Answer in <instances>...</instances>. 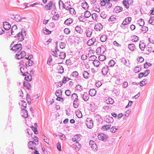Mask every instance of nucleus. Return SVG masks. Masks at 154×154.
<instances>
[{
  "label": "nucleus",
  "instance_id": "nucleus-27",
  "mask_svg": "<svg viewBox=\"0 0 154 154\" xmlns=\"http://www.w3.org/2000/svg\"><path fill=\"white\" fill-rule=\"evenodd\" d=\"M25 77L24 78V79L27 82L31 81L32 79V76L31 74H29L28 75H26L25 76Z\"/></svg>",
  "mask_w": 154,
  "mask_h": 154
},
{
  "label": "nucleus",
  "instance_id": "nucleus-24",
  "mask_svg": "<svg viewBox=\"0 0 154 154\" xmlns=\"http://www.w3.org/2000/svg\"><path fill=\"white\" fill-rule=\"evenodd\" d=\"M131 40L133 42H136L137 41L139 40V37L136 35L131 36Z\"/></svg>",
  "mask_w": 154,
  "mask_h": 154
},
{
  "label": "nucleus",
  "instance_id": "nucleus-39",
  "mask_svg": "<svg viewBox=\"0 0 154 154\" xmlns=\"http://www.w3.org/2000/svg\"><path fill=\"white\" fill-rule=\"evenodd\" d=\"M110 129V131L111 132L115 133L117 130L118 128H117L116 126H113Z\"/></svg>",
  "mask_w": 154,
  "mask_h": 154
},
{
  "label": "nucleus",
  "instance_id": "nucleus-36",
  "mask_svg": "<svg viewBox=\"0 0 154 154\" xmlns=\"http://www.w3.org/2000/svg\"><path fill=\"white\" fill-rule=\"evenodd\" d=\"M152 65V64L150 63L146 62L144 65V68L145 69H148L149 67Z\"/></svg>",
  "mask_w": 154,
  "mask_h": 154
},
{
  "label": "nucleus",
  "instance_id": "nucleus-10",
  "mask_svg": "<svg viewBox=\"0 0 154 154\" xmlns=\"http://www.w3.org/2000/svg\"><path fill=\"white\" fill-rule=\"evenodd\" d=\"M21 114L22 116L25 118H27L28 116V112L25 109H22Z\"/></svg>",
  "mask_w": 154,
  "mask_h": 154
},
{
  "label": "nucleus",
  "instance_id": "nucleus-25",
  "mask_svg": "<svg viewBox=\"0 0 154 154\" xmlns=\"http://www.w3.org/2000/svg\"><path fill=\"white\" fill-rule=\"evenodd\" d=\"M111 125H105L101 127V129L107 131L110 128Z\"/></svg>",
  "mask_w": 154,
  "mask_h": 154
},
{
  "label": "nucleus",
  "instance_id": "nucleus-20",
  "mask_svg": "<svg viewBox=\"0 0 154 154\" xmlns=\"http://www.w3.org/2000/svg\"><path fill=\"white\" fill-rule=\"evenodd\" d=\"M96 93V91L94 89H91L89 91V95L91 96H94Z\"/></svg>",
  "mask_w": 154,
  "mask_h": 154
},
{
  "label": "nucleus",
  "instance_id": "nucleus-42",
  "mask_svg": "<svg viewBox=\"0 0 154 154\" xmlns=\"http://www.w3.org/2000/svg\"><path fill=\"white\" fill-rule=\"evenodd\" d=\"M154 20V17L153 16H151L149 19V20L148 22L149 24L154 25V22L153 21Z\"/></svg>",
  "mask_w": 154,
  "mask_h": 154
},
{
  "label": "nucleus",
  "instance_id": "nucleus-34",
  "mask_svg": "<svg viewBox=\"0 0 154 154\" xmlns=\"http://www.w3.org/2000/svg\"><path fill=\"white\" fill-rule=\"evenodd\" d=\"M25 70V66H24L21 67L20 68V70L21 73L22 74V75L23 76H26V75L25 74V73H24V72H25V71H24Z\"/></svg>",
  "mask_w": 154,
  "mask_h": 154
},
{
  "label": "nucleus",
  "instance_id": "nucleus-59",
  "mask_svg": "<svg viewBox=\"0 0 154 154\" xmlns=\"http://www.w3.org/2000/svg\"><path fill=\"white\" fill-rule=\"evenodd\" d=\"M66 44L65 43L63 42H60V48L62 49H63L65 48Z\"/></svg>",
  "mask_w": 154,
  "mask_h": 154
},
{
  "label": "nucleus",
  "instance_id": "nucleus-54",
  "mask_svg": "<svg viewBox=\"0 0 154 154\" xmlns=\"http://www.w3.org/2000/svg\"><path fill=\"white\" fill-rule=\"evenodd\" d=\"M62 94V91L61 90H59L57 91L56 92V95L57 97L60 96V94L61 95Z\"/></svg>",
  "mask_w": 154,
  "mask_h": 154
},
{
  "label": "nucleus",
  "instance_id": "nucleus-50",
  "mask_svg": "<svg viewBox=\"0 0 154 154\" xmlns=\"http://www.w3.org/2000/svg\"><path fill=\"white\" fill-rule=\"evenodd\" d=\"M71 75L73 77H76L78 76L79 73L77 71H75L72 73Z\"/></svg>",
  "mask_w": 154,
  "mask_h": 154
},
{
  "label": "nucleus",
  "instance_id": "nucleus-1",
  "mask_svg": "<svg viewBox=\"0 0 154 154\" xmlns=\"http://www.w3.org/2000/svg\"><path fill=\"white\" fill-rule=\"evenodd\" d=\"M23 32L24 33L25 32V30H23V28H22L20 32H19L15 36H11V37L17 38L19 41H22L24 39V37L23 34Z\"/></svg>",
  "mask_w": 154,
  "mask_h": 154
},
{
  "label": "nucleus",
  "instance_id": "nucleus-57",
  "mask_svg": "<svg viewBox=\"0 0 154 154\" xmlns=\"http://www.w3.org/2000/svg\"><path fill=\"white\" fill-rule=\"evenodd\" d=\"M91 147L92 149H93V150L94 151H97V147L96 143L94 144H93V145H92L91 146Z\"/></svg>",
  "mask_w": 154,
  "mask_h": 154
},
{
  "label": "nucleus",
  "instance_id": "nucleus-29",
  "mask_svg": "<svg viewBox=\"0 0 154 154\" xmlns=\"http://www.w3.org/2000/svg\"><path fill=\"white\" fill-rule=\"evenodd\" d=\"M139 46L141 51H144L145 47V45L143 42H140L139 44Z\"/></svg>",
  "mask_w": 154,
  "mask_h": 154
},
{
  "label": "nucleus",
  "instance_id": "nucleus-49",
  "mask_svg": "<svg viewBox=\"0 0 154 154\" xmlns=\"http://www.w3.org/2000/svg\"><path fill=\"white\" fill-rule=\"evenodd\" d=\"M94 65L96 67H98L100 64V62L97 60H95L93 62Z\"/></svg>",
  "mask_w": 154,
  "mask_h": 154
},
{
  "label": "nucleus",
  "instance_id": "nucleus-32",
  "mask_svg": "<svg viewBox=\"0 0 154 154\" xmlns=\"http://www.w3.org/2000/svg\"><path fill=\"white\" fill-rule=\"evenodd\" d=\"M141 70V66H137L136 68L134 69V72L135 73H138L140 72Z\"/></svg>",
  "mask_w": 154,
  "mask_h": 154
},
{
  "label": "nucleus",
  "instance_id": "nucleus-38",
  "mask_svg": "<svg viewBox=\"0 0 154 154\" xmlns=\"http://www.w3.org/2000/svg\"><path fill=\"white\" fill-rule=\"evenodd\" d=\"M91 15V13L89 11H86L84 14L85 17L87 18L89 17Z\"/></svg>",
  "mask_w": 154,
  "mask_h": 154
},
{
  "label": "nucleus",
  "instance_id": "nucleus-51",
  "mask_svg": "<svg viewBox=\"0 0 154 154\" xmlns=\"http://www.w3.org/2000/svg\"><path fill=\"white\" fill-rule=\"evenodd\" d=\"M77 100H74L73 101V106L75 108H77L78 107V103H77Z\"/></svg>",
  "mask_w": 154,
  "mask_h": 154
},
{
  "label": "nucleus",
  "instance_id": "nucleus-47",
  "mask_svg": "<svg viewBox=\"0 0 154 154\" xmlns=\"http://www.w3.org/2000/svg\"><path fill=\"white\" fill-rule=\"evenodd\" d=\"M106 59V57L103 55H101L99 57V59L100 61H103Z\"/></svg>",
  "mask_w": 154,
  "mask_h": 154
},
{
  "label": "nucleus",
  "instance_id": "nucleus-28",
  "mask_svg": "<svg viewBox=\"0 0 154 154\" xmlns=\"http://www.w3.org/2000/svg\"><path fill=\"white\" fill-rule=\"evenodd\" d=\"M107 39V36L106 35H103L100 37V40L102 42H105Z\"/></svg>",
  "mask_w": 154,
  "mask_h": 154
},
{
  "label": "nucleus",
  "instance_id": "nucleus-60",
  "mask_svg": "<svg viewBox=\"0 0 154 154\" xmlns=\"http://www.w3.org/2000/svg\"><path fill=\"white\" fill-rule=\"evenodd\" d=\"M97 58V57L94 55H91L90 57L89 60L93 61H94Z\"/></svg>",
  "mask_w": 154,
  "mask_h": 154
},
{
  "label": "nucleus",
  "instance_id": "nucleus-5",
  "mask_svg": "<svg viewBox=\"0 0 154 154\" xmlns=\"http://www.w3.org/2000/svg\"><path fill=\"white\" fill-rule=\"evenodd\" d=\"M104 121L107 123H112L114 121V119L113 117L109 116L106 115L104 118Z\"/></svg>",
  "mask_w": 154,
  "mask_h": 154
},
{
  "label": "nucleus",
  "instance_id": "nucleus-43",
  "mask_svg": "<svg viewBox=\"0 0 154 154\" xmlns=\"http://www.w3.org/2000/svg\"><path fill=\"white\" fill-rule=\"evenodd\" d=\"M70 80H71V79L70 78L67 77V78H66L65 76H64L63 79L62 80V82H63V83L64 84L66 82Z\"/></svg>",
  "mask_w": 154,
  "mask_h": 154
},
{
  "label": "nucleus",
  "instance_id": "nucleus-30",
  "mask_svg": "<svg viewBox=\"0 0 154 154\" xmlns=\"http://www.w3.org/2000/svg\"><path fill=\"white\" fill-rule=\"evenodd\" d=\"M59 56L60 57V58L63 59L66 56V53L65 52H60V54H59Z\"/></svg>",
  "mask_w": 154,
  "mask_h": 154
},
{
  "label": "nucleus",
  "instance_id": "nucleus-61",
  "mask_svg": "<svg viewBox=\"0 0 154 154\" xmlns=\"http://www.w3.org/2000/svg\"><path fill=\"white\" fill-rule=\"evenodd\" d=\"M69 11L70 13L71 14H75L76 13L75 10V9L73 8H71L70 9V10H69Z\"/></svg>",
  "mask_w": 154,
  "mask_h": 154
},
{
  "label": "nucleus",
  "instance_id": "nucleus-8",
  "mask_svg": "<svg viewBox=\"0 0 154 154\" xmlns=\"http://www.w3.org/2000/svg\"><path fill=\"white\" fill-rule=\"evenodd\" d=\"M131 18L130 17H128L124 19L121 25H127L129 24L131 20Z\"/></svg>",
  "mask_w": 154,
  "mask_h": 154
},
{
  "label": "nucleus",
  "instance_id": "nucleus-46",
  "mask_svg": "<svg viewBox=\"0 0 154 154\" xmlns=\"http://www.w3.org/2000/svg\"><path fill=\"white\" fill-rule=\"evenodd\" d=\"M71 98L72 99H75V100H78V95L75 93H74L72 94L71 97Z\"/></svg>",
  "mask_w": 154,
  "mask_h": 154
},
{
  "label": "nucleus",
  "instance_id": "nucleus-31",
  "mask_svg": "<svg viewBox=\"0 0 154 154\" xmlns=\"http://www.w3.org/2000/svg\"><path fill=\"white\" fill-rule=\"evenodd\" d=\"M14 19L17 22H20L21 20L20 16L18 15H16L14 17Z\"/></svg>",
  "mask_w": 154,
  "mask_h": 154
},
{
  "label": "nucleus",
  "instance_id": "nucleus-41",
  "mask_svg": "<svg viewBox=\"0 0 154 154\" xmlns=\"http://www.w3.org/2000/svg\"><path fill=\"white\" fill-rule=\"evenodd\" d=\"M116 62L114 60H110L108 62V65L110 66H114Z\"/></svg>",
  "mask_w": 154,
  "mask_h": 154
},
{
  "label": "nucleus",
  "instance_id": "nucleus-21",
  "mask_svg": "<svg viewBox=\"0 0 154 154\" xmlns=\"http://www.w3.org/2000/svg\"><path fill=\"white\" fill-rule=\"evenodd\" d=\"M105 102L108 104H112L114 103V100L111 98L109 97L106 100Z\"/></svg>",
  "mask_w": 154,
  "mask_h": 154
},
{
  "label": "nucleus",
  "instance_id": "nucleus-52",
  "mask_svg": "<svg viewBox=\"0 0 154 154\" xmlns=\"http://www.w3.org/2000/svg\"><path fill=\"white\" fill-rule=\"evenodd\" d=\"M121 62L124 65H126L127 66H128V65L126 64L127 61L126 59L124 57H123L121 59Z\"/></svg>",
  "mask_w": 154,
  "mask_h": 154
},
{
  "label": "nucleus",
  "instance_id": "nucleus-12",
  "mask_svg": "<svg viewBox=\"0 0 154 154\" xmlns=\"http://www.w3.org/2000/svg\"><path fill=\"white\" fill-rule=\"evenodd\" d=\"M103 28V26L100 23H98L96 25H95L94 29L97 31H100Z\"/></svg>",
  "mask_w": 154,
  "mask_h": 154
},
{
  "label": "nucleus",
  "instance_id": "nucleus-23",
  "mask_svg": "<svg viewBox=\"0 0 154 154\" xmlns=\"http://www.w3.org/2000/svg\"><path fill=\"white\" fill-rule=\"evenodd\" d=\"M79 137L80 136L78 135H74L72 138V140L73 142H78V141L80 140Z\"/></svg>",
  "mask_w": 154,
  "mask_h": 154
},
{
  "label": "nucleus",
  "instance_id": "nucleus-35",
  "mask_svg": "<svg viewBox=\"0 0 154 154\" xmlns=\"http://www.w3.org/2000/svg\"><path fill=\"white\" fill-rule=\"evenodd\" d=\"M137 23L140 26H143L144 25V21L142 19H140L137 21Z\"/></svg>",
  "mask_w": 154,
  "mask_h": 154
},
{
  "label": "nucleus",
  "instance_id": "nucleus-19",
  "mask_svg": "<svg viewBox=\"0 0 154 154\" xmlns=\"http://www.w3.org/2000/svg\"><path fill=\"white\" fill-rule=\"evenodd\" d=\"M76 31L80 34H82L83 32V29L79 26H77L75 28Z\"/></svg>",
  "mask_w": 154,
  "mask_h": 154
},
{
  "label": "nucleus",
  "instance_id": "nucleus-45",
  "mask_svg": "<svg viewBox=\"0 0 154 154\" xmlns=\"http://www.w3.org/2000/svg\"><path fill=\"white\" fill-rule=\"evenodd\" d=\"M19 52H18L15 56V57L16 59H20L22 58H23L22 56L20 55V54H19Z\"/></svg>",
  "mask_w": 154,
  "mask_h": 154
},
{
  "label": "nucleus",
  "instance_id": "nucleus-33",
  "mask_svg": "<svg viewBox=\"0 0 154 154\" xmlns=\"http://www.w3.org/2000/svg\"><path fill=\"white\" fill-rule=\"evenodd\" d=\"M30 127L32 129V130L34 132L35 134H37L38 133L37 127H35L33 125H31Z\"/></svg>",
  "mask_w": 154,
  "mask_h": 154
},
{
  "label": "nucleus",
  "instance_id": "nucleus-2",
  "mask_svg": "<svg viewBox=\"0 0 154 154\" xmlns=\"http://www.w3.org/2000/svg\"><path fill=\"white\" fill-rule=\"evenodd\" d=\"M22 45L21 44L14 45L10 49L13 51H20L22 49Z\"/></svg>",
  "mask_w": 154,
  "mask_h": 154
},
{
  "label": "nucleus",
  "instance_id": "nucleus-9",
  "mask_svg": "<svg viewBox=\"0 0 154 154\" xmlns=\"http://www.w3.org/2000/svg\"><path fill=\"white\" fill-rule=\"evenodd\" d=\"M3 27L5 30H9L11 27V25L7 22H4L3 23Z\"/></svg>",
  "mask_w": 154,
  "mask_h": 154
},
{
  "label": "nucleus",
  "instance_id": "nucleus-3",
  "mask_svg": "<svg viewBox=\"0 0 154 154\" xmlns=\"http://www.w3.org/2000/svg\"><path fill=\"white\" fill-rule=\"evenodd\" d=\"M86 125L87 127L90 129L92 128L93 127V122L91 119L87 118L86 121Z\"/></svg>",
  "mask_w": 154,
  "mask_h": 154
},
{
  "label": "nucleus",
  "instance_id": "nucleus-26",
  "mask_svg": "<svg viewBox=\"0 0 154 154\" xmlns=\"http://www.w3.org/2000/svg\"><path fill=\"white\" fill-rule=\"evenodd\" d=\"M135 45L133 44H130L128 45V48L131 51H133L135 50Z\"/></svg>",
  "mask_w": 154,
  "mask_h": 154
},
{
  "label": "nucleus",
  "instance_id": "nucleus-17",
  "mask_svg": "<svg viewBox=\"0 0 154 154\" xmlns=\"http://www.w3.org/2000/svg\"><path fill=\"white\" fill-rule=\"evenodd\" d=\"M81 6L85 10L87 9L89 7L88 5L85 1L83 2L82 3Z\"/></svg>",
  "mask_w": 154,
  "mask_h": 154
},
{
  "label": "nucleus",
  "instance_id": "nucleus-44",
  "mask_svg": "<svg viewBox=\"0 0 154 154\" xmlns=\"http://www.w3.org/2000/svg\"><path fill=\"white\" fill-rule=\"evenodd\" d=\"M43 31H45L46 32H44V33L46 34V35H49L50 34L51 32V31L49 30L48 29H47L46 28H45L43 29Z\"/></svg>",
  "mask_w": 154,
  "mask_h": 154
},
{
  "label": "nucleus",
  "instance_id": "nucleus-16",
  "mask_svg": "<svg viewBox=\"0 0 154 154\" xmlns=\"http://www.w3.org/2000/svg\"><path fill=\"white\" fill-rule=\"evenodd\" d=\"M122 8L119 6H116L114 8V11H115L116 13H119L122 11Z\"/></svg>",
  "mask_w": 154,
  "mask_h": 154
},
{
  "label": "nucleus",
  "instance_id": "nucleus-15",
  "mask_svg": "<svg viewBox=\"0 0 154 154\" xmlns=\"http://www.w3.org/2000/svg\"><path fill=\"white\" fill-rule=\"evenodd\" d=\"M108 66L103 67L102 69V73L103 75H105L108 73L109 69H108Z\"/></svg>",
  "mask_w": 154,
  "mask_h": 154
},
{
  "label": "nucleus",
  "instance_id": "nucleus-58",
  "mask_svg": "<svg viewBox=\"0 0 154 154\" xmlns=\"http://www.w3.org/2000/svg\"><path fill=\"white\" fill-rule=\"evenodd\" d=\"M142 31L144 32V33L148 31V28L147 27L143 26V27H142Z\"/></svg>",
  "mask_w": 154,
  "mask_h": 154
},
{
  "label": "nucleus",
  "instance_id": "nucleus-63",
  "mask_svg": "<svg viewBox=\"0 0 154 154\" xmlns=\"http://www.w3.org/2000/svg\"><path fill=\"white\" fill-rule=\"evenodd\" d=\"M100 16L103 19H104L106 18V15L104 11H103L100 14Z\"/></svg>",
  "mask_w": 154,
  "mask_h": 154
},
{
  "label": "nucleus",
  "instance_id": "nucleus-22",
  "mask_svg": "<svg viewBox=\"0 0 154 154\" xmlns=\"http://www.w3.org/2000/svg\"><path fill=\"white\" fill-rule=\"evenodd\" d=\"M73 21V20L72 19L69 18L65 20L64 23L67 25H70L72 23Z\"/></svg>",
  "mask_w": 154,
  "mask_h": 154
},
{
  "label": "nucleus",
  "instance_id": "nucleus-7",
  "mask_svg": "<svg viewBox=\"0 0 154 154\" xmlns=\"http://www.w3.org/2000/svg\"><path fill=\"white\" fill-rule=\"evenodd\" d=\"M53 6V2L52 1H50L46 5L45 7L44 8L46 10H49Z\"/></svg>",
  "mask_w": 154,
  "mask_h": 154
},
{
  "label": "nucleus",
  "instance_id": "nucleus-11",
  "mask_svg": "<svg viewBox=\"0 0 154 154\" xmlns=\"http://www.w3.org/2000/svg\"><path fill=\"white\" fill-rule=\"evenodd\" d=\"M96 41V38H93L89 39L87 42V44L88 46H91L94 44Z\"/></svg>",
  "mask_w": 154,
  "mask_h": 154
},
{
  "label": "nucleus",
  "instance_id": "nucleus-48",
  "mask_svg": "<svg viewBox=\"0 0 154 154\" xmlns=\"http://www.w3.org/2000/svg\"><path fill=\"white\" fill-rule=\"evenodd\" d=\"M59 68L58 69V72L60 74L63 73L64 72V68L62 66H59Z\"/></svg>",
  "mask_w": 154,
  "mask_h": 154
},
{
  "label": "nucleus",
  "instance_id": "nucleus-4",
  "mask_svg": "<svg viewBox=\"0 0 154 154\" xmlns=\"http://www.w3.org/2000/svg\"><path fill=\"white\" fill-rule=\"evenodd\" d=\"M98 137L100 140L104 141H106L108 138V135L102 133L99 134L98 135Z\"/></svg>",
  "mask_w": 154,
  "mask_h": 154
},
{
  "label": "nucleus",
  "instance_id": "nucleus-37",
  "mask_svg": "<svg viewBox=\"0 0 154 154\" xmlns=\"http://www.w3.org/2000/svg\"><path fill=\"white\" fill-rule=\"evenodd\" d=\"M89 75V73L87 71H84V72L83 73V76L84 78L86 79L88 78V75Z\"/></svg>",
  "mask_w": 154,
  "mask_h": 154
},
{
  "label": "nucleus",
  "instance_id": "nucleus-14",
  "mask_svg": "<svg viewBox=\"0 0 154 154\" xmlns=\"http://www.w3.org/2000/svg\"><path fill=\"white\" fill-rule=\"evenodd\" d=\"M92 33V30L91 28H88L86 30V33L87 36L90 37Z\"/></svg>",
  "mask_w": 154,
  "mask_h": 154
},
{
  "label": "nucleus",
  "instance_id": "nucleus-62",
  "mask_svg": "<svg viewBox=\"0 0 154 154\" xmlns=\"http://www.w3.org/2000/svg\"><path fill=\"white\" fill-rule=\"evenodd\" d=\"M22 102V106L24 107L25 108L26 107L27 104L26 102L24 100H22L21 101Z\"/></svg>",
  "mask_w": 154,
  "mask_h": 154
},
{
  "label": "nucleus",
  "instance_id": "nucleus-56",
  "mask_svg": "<svg viewBox=\"0 0 154 154\" xmlns=\"http://www.w3.org/2000/svg\"><path fill=\"white\" fill-rule=\"evenodd\" d=\"M101 49H103V50H105V48L104 46H103L102 45H101V47H99L98 48H97V49L96 50V51H97V54L98 53V51H100H100H101Z\"/></svg>",
  "mask_w": 154,
  "mask_h": 154
},
{
  "label": "nucleus",
  "instance_id": "nucleus-55",
  "mask_svg": "<svg viewBox=\"0 0 154 154\" xmlns=\"http://www.w3.org/2000/svg\"><path fill=\"white\" fill-rule=\"evenodd\" d=\"M116 18L114 16L112 15L110 16L108 19V20L110 21H114L116 20Z\"/></svg>",
  "mask_w": 154,
  "mask_h": 154
},
{
  "label": "nucleus",
  "instance_id": "nucleus-18",
  "mask_svg": "<svg viewBox=\"0 0 154 154\" xmlns=\"http://www.w3.org/2000/svg\"><path fill=\"white\" fill-rule=\"evenodd\" d=\"M24 87H25L28 90H29L31 87V84L28 82L24 81L23 82Z\"/></svg>",
  "mask_w": 154,
  "mask_h": 154
},
{
  "label": "nucleus",
  "instance_id": "nucleus-6",
  "mask_svg": "<svg viewBox=\"0 0 154 154\" xmlns=\"http://www.w3.org/2000/svg\"><path fill=\"white\" fill-rule=\"evenodd\" d=\"M38 144L36 143H35L34 141H29L28 143V147L30 149L35 150L36 148L34 145H36Z\"/></svg>",
  "mask_w": 154,
  "mask_h": 154
},
{
  "label": "nucleus",
  "instance_id": "nucleus-40",
  "mask_svg": "<svg viewBox=\"0 0 154 154\" xmlns=\"http://www.w3.org/2000/svg\"><path fill=\"white\" fill-rule=\"evenodd\" d=\"M111 0H106V4L107 5H106L107 8H111L112 6V4L110 3L109 2Z\"/></svg>",
  "mask_w": 154,
  "mask_h": 154
},
{
  "label": "nucleus",
  "instance_id": "nucleus-13",
  "mask_svg": "<svg viewBox=\"0 0 154 154\" xmlns=\"http://www.w3.org/2000/svg\"><path fill=\"white\" fill-rule=\"evenodd\" d=\"M81 97L85 101H87L89 98V95L86 92H85L83 95H81Z\"/></svg>",
  "mask_w": 154,
  "mask_h": 154
},
{
  "label": "nucleus",
  "instance_id": "nucleus-53",
  "mask_svg": "<svg viewBox=\"0 0 154 154\" xmlns=\"http://www.w3.org/2000/svg\"><path fill=\"white\" fill-rule=\"evenodd\" d=\"M79 20L81 22H85V19L84 17L82 15L79 16L78 18Z\"/></svg>",
  "mask_w": 154,
  "mask_h": 154
},
{
  "label": "nucleus",
  "instance_id": "nucleus-64",
  "mask_svg": "<svg viewBox=\"0 0 154 154\" xmlns=\"http://www.w3.org/2000/svg\"><path fill=\"white\" fill-rule=\"evenodd\" d=\"M76 114L77 117L79 118H81L82 116V114L80 111V112H78Z\"/></svg>",
  "mask_w": 154,
  "mask_h": 154
}]
</instances>
